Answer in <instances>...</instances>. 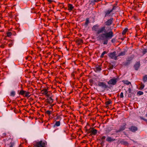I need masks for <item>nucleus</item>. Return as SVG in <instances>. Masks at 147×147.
Returning a JSON list of instances; mask_svg holds the SVG:
<instances>
[{
	"instance_id": "obj_33",
	"label": "nucleus",
	"mask_w": 147,
	"mask_h": 147,
	"mask_svg": "<svg viewBox=\"0 0 147 147\" xmlns=\"http://www.w3.org/2000/svg\"><path fill=\"white\" fill-rule=\"evenodd\" d=\"M143 94L144 93L143 92L140 91H138L137 92V94L139 96H140L143 95Z\"/></svg>"
},
{
	"instance_id": "obj_48",
	"label": "nucleus",
	"mask_w": 147,
	"mask_h": 147,
	"mask_svg": "<svg viewBox=\"0 0 147 147\" xmlns=\"http://www.w3.org/2000/svg\"><path fill=\"white\" fill-rule=\"evenodd\" d=\"M48 2H49V3H51L53 1H52V0H47Z\"/></svg>"
},
{
	"instance_id": "obj_13",
	"label": "nucleus",
	"mask_w": 147,
	"mask_h": 147,
	"mask_svg": "<svg viewBox=\"0 0 147 147\" xmlns=\"http://www.w3.org/2000/svg\"><path fill=\"white\" fill-rule=\"evenodd\" d=\"M76 43L79 45H82V44L83 43L82 40L79 38L77 39L76 40Z\"/></svg>"
},
{
	"instance_id": "obj_39",
	"label": "nucleus",
	"mask_w": 147,
	"mask_h": 147,
	"mask_svg": "<svg viewBox=\"0 0 147 147\" xmlns=\"http://www.w3.org/2000/svg\"><path fill=\"white\" fill-rule=\"evenodd\" d=\"M113 65H112L111 64L109 66V69H113Z\"/></svg>"
},
{
	"instance_id": "obj_10",
	"label": "nucleus",
	"mask_w": 147,
	"mask_h": 147,
	"mask_svg": "<svg viewBox=\"0 0 147 147\" xmlns=\"http://www.w3.org/2000/svg\"><path fill=\"white\" fill-rule=\"evenodd\" d=\"M140 61L136 62L134 65V67L136 70H138L140 66Z\"/></svg>"
},
{
	"instance_id": "obj_34",
	"label": "nucleus",
	"mask_w": 147,
	"mask_h": 147,
	"mask_svg": "<svg viewBox=\"0 0 147 147\" xmlns=\"http://www.w3.org/2000/svg\"><path fill=\"white\" fill-rule=\"evenodd\" d=\"M101 0H94L93 1H92L90 3V4H92V3H94V2H98Z\"/></svg>"
},
{
	"instance_id": "obj_17",
	"label": "nucleus",
	"mask_w": 147,
	"mask_h": 147,
	"mask_svg": "<svg viewBox=\"0 0 147 147\" xmlns=\"http://www.w3.org/2000/svg\"><path fill=\"white\" fill-rule=\"evenodd\" d=\"M30 92L26 91L24 97L26 98H29L30 96Z\"/></svg>"
},
{
	"instance_id": "obj_46",
	"label": "nucleus",
	"mask_w": 147,
	"mask_h": 147,
	"mask_svg": "<svg viewBox=\"0 0 147 147\" xmlns=\"http://www.w3.org/2000/svg\"><path fill=\"white\" fill-rule=\"evenodd\" d=\"M105 138L106 137L105 136H103L101 138V140H105Z\"/></svg>"
},
{
	"instance_id": "obj_30",
	"label": "nucleus",
	"mask_w": 147,
	"mask_h": 147,
	"mask_svg": "<svg viewBox=\"0 0 147 147\" xmlns=\"http://www.w3.org/2000/svg\"><path fill=\"white\" fill-rule=\"evenodd\" d=\"M48 100L49 103H52L53 102V100L51 97H49L48 99Z\"/></svg>"
},
{
	"instance_id": "obj_2",
	"label": "nucleus",
	"mask_w": 147,
	"mask_h": 147,
	"mask_svg": "<svg viewBox=\"0 0 147 147\" xmlns=\"http://www.w3.org/2000/svg\"><path fill=\"white\" fill-rule=\"evenodd\" d=\"M98 28L99 26L96 24L92 28L93 31L96 32V34L97 35L102 33L103 32H105L106 30L105 27L104 26L102 27L99 29Z\"/></svg>"
},
{
	"instance_id": "obj_25",
	"label": "nucleus",
	"mask_w": 147,
	"mask_h": 147,
	"mask_svg": "<svg viewBox=\"0 0 147 147\" xmlns=\"http://www.w3.org/2000/svg\"><path fill=\"white\" fill-rule=\"evenodd\" d=\"M139 85H140V87L139 89L140 90H142L144 87V84H143L142 83H141L140 84H139Z\"/></svg>"
},
{
	"instance_id": "obj_16",
	"label": "nucleus",
	"mask_w": 147,
	"mask_h": 147,
	"mask_svg": "<svg viewBox=\"0 0 147 147\" xmlns=\"http://www.w3.org/2000/svg\"><path fill=\"white\" fill-rule=\"evenodd\" d=\"M106 140L108 142H112L115 140V139L114 138H112L111 137L108 136L107 137Z\"/></svg>"
},
{
	"instance_id": "obj_8",
	"label": "nucleus",
	"mask_w": 147,
	"mask_h": 147,
	"mask_svg": "<svg viewBox=\"0 0 147 147\" xmlns=\"http://www.w3.org/2000/svg\"><path fill=\"white\" fill-rule=\"evenodd\" d=\"M126 124L123 123V125L121 126L118 130H116L115 132L118 133L124 130L126 128Z\"/></svg>"
},
{
	"instance_id": "obj_4",
	"label": "nucleus",
	"mask_w": 147,
	"mask_h": 147,
	"mask_svg": "<svg viewBox=\"0 0 147 147\" xmlns=\"http://www.w3.org/2000/svg\"><path fill=\"white\" fill-rule=\"evenodd\" d=\"M98 86L101 87L104 90H108L109 88V87L107 85L105 82H101L99 81L98 82Z\"/></svg>"
},
{
	"instance_id": "obj_7",
	"label": "nucleus",
	"mask_w": 147,
	"mask_h": 147,
	"mask_svg": "<svg viewBox=\"0 0 147 147\" xmlns=\"http://www.w3.org/2000/svg\"><path fill=\"white\" fill-rule=\"evenodd\" d=\"M108 56L110 58L114 59L115 60H117V56L116 55V52L114 51L113 52L109 53L108 55Z\"/></svg>"
},
{
	"instance_id": "obj_22",
	"label": "nucleus",
	"mask_w": 147,
	"mask_h": 147,
	"mask_svg": "<svg viewBox=\"0 0 147 147\" xmlns=\"http://www.w3.org/2000/svg\"><path fill=\"white\" fill-rule=\"evenodd\" d=\"M60 122L59 121H56L55 124H54V127L57 126L58 127L60 126Z\"/></svg>"
},
{
	"instance_id": "obj_38",
	"label": "nucleus",
	"mask_w": 147,
	"mask_h": 147,
	"mask_svg": "<svg viewBox=\"0 0 147 147\" xmlns=\"http://www.w3.org/2000/svg\"><path fill=\"white\" fill-rule=\"evenodd\" d=\"M26 59L28 61H30L32 59V57L30 56H28L26 57Z\"/></svg>"
},
{
	"instance_id": "obj_35",
	"label": "nucleus",
	"mask_w": 147,
	"mask_h": 147,
	"mask_svg": "<svg viewBox=\"0 0 147 147\" xmlns=\"http://www.w3.org/2000/svg\"><path fill=\"white\" fill-rule=\"evenodd\" d=\"M127 29H125V30H124L123 31V32H122V34H123V35L125 34H126V32H127Z\"/></svg>"
},
{
	"instance_id": "obj_9",
	"label": "nucleus",
	"mask_w": 147,
	"mask_h": 147,
	"mask_svg": "<svg viewBox=\"0 0 147 147\" xmlns=\"http://www.w3.org/2000/svg\"><path fill=\"white\" fill-rule=\"evenodd\" d=\"M113 21V18H111L108 20L106 22H105V24L107 26H110L112 24Z\"/></svg>"
},
{
	"instance_id": "obj_51",
	"label": "nucleus",
	"mask_w": 147,
	"mask_h": 147,
	"mask_svg": "<svg viewBox=\"0 0 147 147\" xmlns=\"http://www.w3.org/2000/svg\"><path fill=\"white\" fill-rule=\"evenodd\" d=\"M4 134L5 135V136H6V134L5 133V134Z\"/></svg>"
},
{
	"instance_id": "obj_12",
	"label": "nucleus",
	"mask_w": 147,
	"mask_h": 147,
	"mask_svg": "<svg viewBox=\"0 0 147 147\" xmlns=\"http://www.w3.org/2000/svg\"><path fill=\"white\" fill-rule=\"evenodd\" d=\"M9 140L10 141V142L9 144L8 145L9 146V147H14L15 146V143L13 139H10Z\"/></svg>"
},
{
	"instance_id": "obj_20",
	"label": "nucleus",
	"mask_w": 147,
	"mask_h": 147,
	"mask_svg": "<svg viewBox=\"0 0 147 147\" xmlns=\"http://www.w3.org/2000/svg\"><path fill=\"white\" fill-rule=\"evenodd\" d=\"M8 44L9 47H11L13 45V41L12 40H10L8 42Z\"/></svg>"
},
{
	"instance_id": "obj_11",
	"label": "nucleus",
	"mask_w": 147,
	"mask_h": 147,
	"mask_svg": "<svg viewBox=\"0 0 147 147\" xmlns=\"http://www.w3.org/2000/svg\"><path fill=\"white\" fill-rule=\"evenodd\" d=\"M129 129L130 131L133 132H135L138 130V128L135 126H131Z\"/></svg>"
},
{
	"instance_id": "obj_14",
	"label": "nucleus",
	"mask_w": 147,
	"mask_h": 147,
	"mask_svg": "<svg viewBox=\"0 0 147 147\" xmlns=\"http://www.w3.org/2000/svg\"><path fill=\"white\" fill-rule=\"evenodd\" d=\"M74 8V7L73 6V5L71 4H68V10L70 11H72Z\"/></svg>"
},
{
	"instance_id": "obj_44",
	"label": "nucleus",
	"mask_w": 147,
	"mask_h": 147,
	"mask_svg": "<svg viewBox=\"0 0 147 147\" xmlns=\"http://www.w3.org/2000/svg\"><path fill=\"white\" fill-rule=\"evenodd\" d=\"M5 44H2L0 46V47L2 48H4L5 46Z\"/></svg>"
},
{
	"instance_id": "obj_5",
	"label": "nucleus",
	"mask_w": 147,
	"mask_h": 147,
	"mask_svg": "<svg viewBox=\"0 0 147 147\" xmlns=\"http://www.w3.org/2000/svg\"><path fill=\"white\" fill-rule=\"evenodd\" d=\"M97 132L98 131L93 127H90L87 130V133L90 134V135L91 136L96 135Z\"/></svg>"
},
{
	"instance_id": "obj_49",
	"label": "nucleus",
	"mask_w": 147,
	"mask_h": 147,
	"mask_svg": "<svg viewBox=\"0 0 147 147\" xmlns=\"http://www.w3.org/2000/svg\"><path fill=\"white\" fill-rule=\"evenodd\" d=\"M92 81H93V80H92V79H90V82H92Z\"/></svg>"
},
{
	"instance_id": "obj_41",
	"label": "nucleus",
	"mask_w": 147,
	"mask_h": 147,
	"mask_svg": "<svg viewBox=\"0 0 147 147\" xmlns=\"http://www.w3.org/2000/svg\"><path fill=\"white\" fill-rule=\"evenodd\" d=\"M116 6L115 5H113V8H112V9H111V10H112V11H113V10H115L116 9Z\"/></svg>"
},
{
	"instance_id": "obj_53",
	"label": "nucleus",
	"mask_w": 147,
	"mask_h": 147,
	"mask_svg": "<svg viewBox=\"0 0 147 147\" xmlns=\"http://www.w3.org/2000/svg\"><path fill=\"white\" fill-rule=\"evenodd\" d=\"M133 147H135V146H133Z\"/></svg>"
},
{
	"instance_id": "obj_52",
	"label": "nucleus",
	"mask_w": 147,
	"mask_h": 147,
	"mask_svg": "<svg viewBox=\"0 0 147 147\" xmlns=\"http://www.w3.org/2000/svg\"><path fill=\"white\" fill-rule=\"evenodd\" d=\"M146 115L147 117V113L146 114Z\"/></svg>"
},
{
	"instance_id": "obj_37",
	"label": "nucleus",
	"mask_w": 147,
	"mask_h": 147,
	"mask_svg": "<svg viewBox=\"0 0 147 147\" xmlns=\"http://www.w3.org/2000/svg\"><path fill=\"white\" fill-rule=\"evenodd\" d=\"M7 36L9 37L11 36L12 34L11 32H8L7 33Z\"/></svg>"
},
{
	"instance_id": "obj_42",
	"label": "nucleus",
	"mask_w": 147,
	"mask_h": 147,
	"mask_svg": "<svg viewBox=\"0 0 147 147\" xmlns=\"http://www.w3.org/2000/svg\"><path fill=\"white\" fill-rule=\"evenodd\" d=\"M133 58L131 57H129L127 59V60H128L129 61L131 62V61L132 60Z\"/></svg>"
},
{
	"instance_id": "obj_24",
	"label": "nucleus",
	"mask_w": 147,
	"mask_h": 147,
	"mask_svg": "<svg viewBox=\"0 0 147 147\" xmlns=\"http://www.w3.org/2000/svg\"><path fill=\"white\" fill-rule=\"evenodd\" d=\"M122 82L124 84H126L127 85H129V84H131V83L130 82L128 81V80H123L122 81Z\"/></svg>"
},
{
	"instance_id": "obj_50",
	"label": "nucleus",
	"mask_w": 147,
	"mask_h": 147,
	"mask_svg": "<svg viewBox=\"0 0 147 147\" xmlns=\"http://www.w3.org/2000/svg\"><path fill=\"white\" fill-rule=\"evenodd\" d=\"M144 120L146 122V123H147V120L144 119Z\"/></svg>"
},
{
	"instance_id": "obj_36",
	"label": "nucleus",
	"mask_w": 147,
	"mask_h": 147,
	"mask_svg": "<svg viewBox=\"0 0 147 147\" xmlns=\"http://www.w3.org/2000/svg\"><path fill=\"white\" fill-rule=\"evenodd\" d=\"M15 93L14 91H12L11 92L10 94V95L11 96H13L15 95Z\"/></svg>"
},
{
	"instance_id": "obj_47",
	"label": "nucleus",
	"mask_w": 147,
	"mask_h": 147,
	"mask_svg": "<svg viewBox=\"0 0 147 147\" xmlns=\"http://www.w3.org/2000/svg\"><path fill=\"white\" fill-rule=\"evenodd\" d=\"M115 39L114 38H113L111 40V42H112V43H113V42H115Z\"/></svg>"
},
{
	"instance_id": "obj_23",
	"label": "nucleus",
	"mask_w": 147,
	"mask_h": 147,
	"mask_svg": "<svg viewBox=\"0 0 147 147\" xmlns=\"http://www.w3.org/2000/svg\"><path fill=\"white\" fill-rule=\"evenodd\" d=\"M125 53L126 52L125 51L121 52L117 56L118 57L120 56H123L125 54Z\"/></svg>"
},
{
	"instance_id": "obj_32",
	"label": "nucleus",
	"mask_w": 147,
	"mask_h": 147,
	"mask_svg": "<svg viewBox=\"0 0 147 147\" xmlns=\"http://www.w3.org/2000/svg\"><path fill=\"white\" fill-rule=\"evenodd\" d=\"M107 52L106 51H104L103 52H102V53L101 55L100 56V58H102L104 57V56L105 54L106 53H107Z\"/></svg>"
},
{
	"instance_id": "obj_18",
	"label": "nucleus",
	"mask_w": 147,
	"mask_h": 147,
	"mask_svg": "<svg viewBox=\"0 0 147 147\" xmlns=\"http://www.w3.org/2000/svg\"><path fill=\"white\" fill-rule=\"evenodd\" d=\"M42 94H45V95H46L47 96L48 94L47 93H48V91L47 89H43L42 91Z\"/></svg>"
},
{
	"instance_id": "obj_21",
	"label": "nucleus",
	"mask_w": 147,
	"mask_h": 147,
	"mask_svg": "<svg viewBox=\"0 0 147 147\" xmlns=\"http://www.w3.org/2000/svg\"><path fill=\"white\" fill-rule=\"evenodd\" d=\"M120 143L122 144L123 145H127L128 144V142L124 140H122L120 142Z\"/></svg>"
},
{
	"instance_id": "obj_31",
	"label": "nucleus",
	"mask_w": 147,
	"mask_h": 147,
	"mask_svg": "<svg viewBox=\"0 0 147 147\" xmlns=\"http://www.w3.org/2000/svg\"><path fill=\"white\" fill-rule=\"evenodd\" d=\"M112 103V102L110 100L107 101L105 102V104L107 106L110 104Z\"/></svg>"
},
{
	"instance_id": "obj_1",
	"label": "nucleus",
	"mask_w": 147,
	"mask_h": 147,
	"mask_svg": "<svg viewBox=\"0 0 147 147\" xmlns=\"http://www.w3.org/2000/svg\"><path fill=\"white\" fill-rule=\"evenodd\" d=\"M104 32V33L99 34L97 38L98 40H104L103 44L106 45L108 44V40L111 39L113 36V33L111 29L109 32H106V31Z\"/></svg>"
},
{
	"instance_id": "obj_3",
	"label": "nucleus",
	"mask_w": 147,
	"mask_h": 147,
	"mask_svg": "<svg viewBox=\"0 0 147 147\" xmlns=\"http://www.w3.org/2000/svg\"><path fill=\"white\" fill-rule=\"evenodd\" d=\"M47 142L45 141L40 140L36 142L33 147H47Z\"/></svg>"
},
{
	"instance_id": "obj_19",
	"label": "nucleus",
	"mask_w": 147,
	"mask_h": 147,
	"mask_svg": "<svg viewBox=\"0 0 147 147\" xmlns=\"http://www.w3.org/2000/svg\"><path fill=\"white\" fill-rule=\"evenodd\" d=\"M89 23V18H87L86 19V22L84 24V26H85L86 27H87Z\"/></svg>"
},
{
	"instance_id": "obj_29",
	"label": "nucleus",
	"mask_w": 147,
	"mask_h": 147,
	"mask_svg": "<svg viewBox=\"0 0 147 147\" xmlns=\"http://www.w3.org/2000/svg\"><path fill=\"white\" fill-rule=\"evenodd\" d=\"M143 80L144 82H147V75H145L143 76Z\"/></svg>"
},
{
	"instance_id": "obj_43",
	"label": "nucleus",
	"mask_w": 147,
	"mask_h": 147,
	"mask_svg": "<svg viewBox=\"0 0 147 147\" xmlns=\"http://www.w3.org/2000/svg\"><path fill=\"white\" fill-rule=\"evenodd\" d=\"M147 52V50L146 49H144L143 51V53L145 54Z\"/></svg>"
},
{
	"instance_id": "obj_15",
	"label": "nucleus",
	"mask_w": 147,
	"mask_h": 147,
	"mask_svg": "<svg viewBox=\"0 0 147 147\" xmlns=\"http://www.w3.org/2000/svg\"><path fill=\"white\" fill-rule=\"evenodd\" d=\"M112 12L111 10L108 9L105 11V17H106L108 16H110V14Z\"/></svg>"
},
{
	"instance_id": "obj_6",
	"label": "nucleus",
	"mask_w": 147,
	"mask_h": 147,
	"mask_svg": "<svg viewBox=\"0 0 147 147\" xmlns=\"http://www.w3.org/2000/svg\"><path fill=\"white\" fill-rule=\"evenodd\" d=\"M117 80L118 79L117 78L114 77L110 80L107 83L109 85H115L116 84Z\"/></svg>"
},
{
	"instance_id": "obj_40",
	"label": "nucleus",
	"mask_w": 147,
	"mask_h": 147,
	"mask_svg": "<svg viewBox=\"0 0 147 147\" xmlns=\"http://www.w3.org/2000/svg\"><path fill=\"white\" fill-rule=\"evenodd\" d=\"M52 112L50 111H47L46 112V113L47 114L50 115L51 113Z\"/></svg>"
},
{
	"instance_id": "obj_28",
	"label": "nucleus",
	"mask_w": 147,
	"mask_h": 147,
	"mask_svg": "<svg viewBox=\"0 0 147 147\" xmlns=\"http://www.w3.org/2000/svg\"><path fill=\"white\" fill-rule=\"evenodd\" d=\"M95 69L97 71H100L101 70V68L100 67V66H99L96 67L95 68Z\"/></svg>"
},
{
	"instance_id": "obj_27",
	"label": "nucleus",
	"mask_w": 147,
	"mask_h": 147,
	"mask_svg": "<svg viewBox=\"0 0 147 147\" xmlns=\"http://www.w3.org/2000/svg\"><path fill=\"white\" fill-rule=\"evenodd\" d=\"M130 63V62L128 61V60H127L126 61L123 63V65L125 66H127Z\"/></svg>"
},
{
	"instance_id": "obj_26",
	"label": "nucleus",
	"mask_w": 147,
	"mask_h": 147,
	"mask_svg": "<svg viewBox=\"0 0 147 147\" xmlns=\"http://www.w3.org/2000/svg\"><path fill=\"white\" fill-rule=\"evenodd\" d=\"M25 91L23 90H21L19 93V94L24 96L25 94Z\"/></svg>"
},
{
	"instance_id": "obj_45",
	"label": "nucleus",
	"mask_w": 147,
	"mask_h": 147,
	"mask_svg": "<svg viewBox=\"0 0 147 147\" xmlns=\"http://www.w3.org/2000/svg\"><path fill=\"white\" fill-rule=\"evenodd\" d=\"M120 97L121 98H123V93L121 92L120 94Z\"/></svg>"
}]
</instances>
